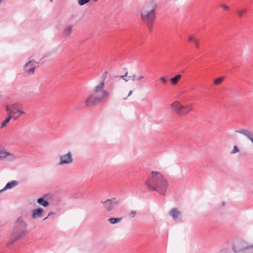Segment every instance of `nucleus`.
Masks as SVG:
<instances>
[{"instance_id":"c9c22d12","label":"nucleus","mask_w":253,"mask_h":253,"mask_svg":"<svg viewBox=\"0 0 253 253\" xmlns=\"http://www.w3.org/2000/svg\"><path fill=\"white\" fill-rule=\"evenodd\" d=\"M160 79L163 80V79H166L165 78H164V77H162Z\"/></svg>"},{"instance_id":"f8f14e48","label":"nucleus","mask_w":253,"mask_h":253,"mask_svg":"<svg viewBox=\"0 0 253 253\" xmlns=\"http://www.w3.org/2000/svg\"><path fill=\"white\" fill-rule=\"evenodd\" d=\"M18 183L19 182L17 180L10 181L6 184L5 186L2 189L0 190V192L7 189H10L11 188H13L14 187L16 186L18 184Z\"/></svg>"},{"instance_id":"393cba45","label":"nucleus","mask_w":253,"mask_h":253,"mask_svg":"<svg viewBox=\"0 0 253 253\" xmlns=\"http://www.w3.org/2000/svg\"><path fill=\"white\" fill-rule=\"evenodd\" d=\"M196 38L192 36H190L188 38V41L190 42H194V40H196Z\"/></svg>"},{"instance_id":"58836bf2","label":"nucleus","mask_w":253,"mask_h":253,"mask_svg":"<svg viewBox=\"0 0 253 253\" xmlns=\"http://www.w3.org/2000/svg\"><path fill=\"white\" fill-rule=\"evenodd\" d=\"M93 0V1H97V0Z\"/></svg>"},{"instance_id":"4468645a","label":"nucleus","mask_w":253,"mask_h":253,"mask_svg":"<svg viewBox=\"0 0 253 253\" xmlns=\"http://www.w3.org/2000/svg\"><path fill=\"white\" fill-rule=\"evenodd\" d=\"M43 212V210L42 208L34 209L32 211V217L34 219L41 217L42 216Z\"/></svg>"},{"instance_id":"2f4dec72","label":"nucleus","mask_w":253,"mask_h":253,"mask_svg":"<svg viewBox=\"0 0 253 253\" xmlns=\"http://www.w3.org/2000/svg\"><path fill=\"white\" fill-rule=\"evenodd\" d=\"M132 90H130V91L129 92V93H128V94L127 96H129V95H130L132 94Z\"/></svg>"},{"instance_id":"c756f323","label":"nucleus","mask_w":253,"mask_h":253,"mask_svg":"<svg viewBox=\"0 0 253 253\" xmlns=\"http://www.w3.org/2000/svg\"><path fill=\"white\" fill-rule=\"evenodd\" d=\"M222 80H214V84L215 85L221 84Z\"/></svg>"},{"instance_id":"7ed1b4c3","label":"nucleus","mask_w":253,"mask_h":253,"mask_svg":"<svg viewBox=\"0 0 253 253\" xmlns=\"http://www.w3.org/2000/svg\"><path fill=\"white\" fill-rule=\"evenodd\" d=\"M27 225L22 217L17 218L15 222L12 231L7 242V246H10L15 242L22 239L28 234Z\"/></svg>"},{"instance_id":"9d476101","label":"nucleus","mask_w":253,"mask_h":253,"mask_svg":"<svg viewBox=\"0 0 253 253\" xmlns=\"http://www.w3.org/2000/svg\"><path fill=\"white\" fill-rule=\"evenodd\" d=\"M169 214L170 215L173 219L175 221H182V215L180 211H179L176 208L171 209L169 212Z\"/></svg>"},{"instance_id":"72a5a7b5","label":"nucleus","mask_w":253,"mask_h":253,"mask_svg":"<svg viewBox=\"0 0 253 253\" xmlns=\"http://www.w3.org/2000/svg\"><path fill=\"white\" fill-rule=\"evenodd\" d=\"M215 79H219V80L224 79V78H223V77H219V78H216Z\"/></svg>"},{"instance_id":"412c9836","label":"nucleus","mask_w":253,"mask_h":253,"mask_svg":"<svg viewBox=\"0 0 253 253\" xmlns=\"http://www.w3.org/2000/svg\"><path fill=\"white\" fill-rule=\"evenodd\" d=\"M246 12V10L245 9H243L241 10H237V13L239 16L242 17L243 14Z\"/></svg>"},{"instance_id":"473e14b6","label":"nucleus","mask_w":253,"mask_h":253,"mask_svg":"<svg viewBox=\"0 0 253 253\" xmlns=\"http://www.w3.org/2000/svg\"><path fill=\"white\" fill-rule=\"evenodd\" d=\"M163 81V83L164 84H166L167 83V80H162Z\"/></svg>"},{"instance_id":"4be33fe9","label":"nucleus","mask_w":253,"mask_h":253,"mask_svg":"<svg viewBox=\"0 0 253 253\" xmlns=\"http://www.w3.org/2000/svg\"><path fill=\"white\" fill-rule=\"evenodd\" d=\"M239 149L236 146H234L233 150L230 152L231 154H235L239 152Z\"/></svg>"},{"instance_id":"e433bc0d","label":"nucleus","mask_w":253,"mask_h":253,"mask_svg":"<svg viewBox=\"0 0 253 253\" xmlns=\"http://www.w3.org/2000/svg\"><path fill=\"white\" fill-rule=\"evenodd\" d=\"M47 217H48V216H47V217H45V218L43 219V220H45V219H46L47 218Z\"/></svg>"},{"instance_id":"b1692460","label":"nucleus","mask_w":253,"mask_h":253,"mask_svg":"<svg viewBox=\"0 0 253 253\" xmlns=\"http://www.w3.org/2000/svg\"><path fill=\"white\" fill-rule=\"evenodd\" d=\"M193 42L195 44L196 48H199V41H198V40L197 39H196V40H194V42Z\"/></svg>"},{"instance_id":"1a4fd4ad","label":"nucleus","mask_w":253,"mask_h":253,"mask_svg":"<svg viewBox=\"0 0 253 253\" xmlns=\"http://www.w3.org/2000/svg\"><path fill=\"white\" fill-rule=\"evenodd\" d=\"M59 160V165L60 166L71 164L73 161L71 152H69L66 154L60 156Z\"/></svg>"},{"instance_id":"bb28decb","label":"nucleus","mask_w":253,"mask_h":253,"mask_svg":"<svg viewBox=\"0 0 253 253\" xmlns=\"http://www.w3.org/2000/svg\"><path fill=\"white\" fill-rule=\"evenodd\" d=\"M182 77L181 75L178 74L176 75L174 77L171 78L170 79H180Z\"/></svg>"},{"instance_id":"dca6fc26","label":"nucleus","mask_w":253,"mask_h":253,"mask_svg":"<svg viewBox=\"0 0 253 253\" xmlns=\"http://www.w3.org/2000/svg\"><path fill=\"white\" fill-rule=\"evenodd\" d=\"M123 218L122 217H119V218H110L108 220L109 221V222L111 224H116L119 222H120L122 220Z\"/></svg>"},{"instance_id":"ddd939ff","label":"nucleus","mask_w":253,"mask_h":253,"mask_svg":"<svg viewBox=\"0 0 253 253\" xmlns=\"http://www.w3.org/2000/svg\"><path fill=\"white\" fill-rule=\"evenodd\" d=\"M73 27V26L71 25H69L65 27L62 31L63 36L65 37H68L70 36L72 33Z\"/></svg>"},{"instance_id":"f257e3e1","label":"nucleus","mask_w":253,"mask_h":253,"mask_svg":"<svg viewBox=\"0 0 253 253\" xmlns=\"http://www.w3.org/2000/svg\"><path fill=\"white\" fill-rule=\"evenodd\" d=\"M145 185L149 191H156L164 196L169 184L167 180L160 172L152 171L146 180Z\"/></svg>"},{"instance_id":"423d86ee","label":"nucleus","mask_w":253,"mask_h":253,"mask_svg":"<svg viewBox=\"0 0 253 253\" xmlns=\"http://www.w3.org/2000/svg\"><path fill=\"white\" fill-rule=\"evenodd\" d=\"M252 249H253V243H250L241 240L235 242L233 246V250L235 253Z\"/></svg>"},{"instance_id":"aec40b11","label":"nucleus","mask_w":253,"mask_h":253,"mask_svg":"<svg viewBox=\"0 0 253 253\" xmlns=\"http://www.w3.org/2000/svg\"><path fill=\"white\" fill-rule=\"evenodd\" d=\"M90 0H78V3L80 6L85 4L90 1Z\"/></svg>"},{"instance_id":"f3484780","label":"nucleus","mask_w":253,"mask_h":253,"mask_svg":"<svg viewBox=\"0 0 253 253\" xmlns=\"http://www.w3.org/2000/svg\"><path fill=\"white\" fill-rule=\"evenodd\" d=\"M12 118H11V117H9L8 116V117L2 122L1 126H0V128H2L6 126L7 124L9 122L10 120Z\"/></svg>"},{"instance_id":"c85d7f7f","label":"nucleus","mask_w":253,"mask_h":253,"mask_svg":"<svg viewBox=\"0 0 253 253\" xmlns=\"http://www.w3.org/2000/svg\"><path fill=\"white\" fill-rule=\"evenodd\" d=\"M107 77V72L105 71L102 76V79H106Z\"/></svg>"},{"instance_id":"f704fd0d","label":"nucleus","mask_w":253,"mask_h":253,"mask_svg":"<svg viewBox=\"0 0 253 253\" xmlns=\"http://www.w3.org/2000/svg\"><path fill=\"white\" fill-rule=\"evenodd\" d=\"M53 213L52 212H50L48 214V216H50V215L52 214Z\"/></svg>"},{"instance_id":"9b49d317","label":"nucleus","mask_w":253,"mask_h":253,"mask_svg":"<svg viewBox=\"0 0 253 253\" xmlns=\"http://www.w3.org/2000/svg\"><path fill=\"white\" fill-rule=\"evenodd\" d=\"M105 204V207L108 211H112L114 207L118 204V202L116 201V198L112 199H108L105 202H102Z\"/></svg>"},{"instance_id":"a878e982","label":"nucleus","mask_w":253,"mask_h":253,"mask_svg":"<svg viewBox=\"0 0 253 253\" xmlns=\"http://www.w3.org/2000/svg\"><path fill=\"white\" fill-rule=\"evenodd\" d=\"M25 113V112L22 110H21L19 108H18V118L21 116L22 115V114H24Z\"/></svg>"},{"instance_id":"0eeeda50","label":"nucleus","mask_w":253,"mask_h":253,"mask_svg":"<svg viewBox=\"0 0 253 253\" xmlns=\"http://www.w3.org/2000/svg\"><path fill=\"white\" fill-rule=\"evenodd\" d=\"M18 106L16 104L7 105L6 107V111L8 113V116L11 117L14 120H16L18 118Z\"/></svg>"},{"instance_id":"a211bd4d","label":"nucleus","mask_w":253,"mask_h":253,"mask_svg":"<svg viewBox=\"0 0 253 253\" xmlns=\"http://www.w3.org/2000/svg\"><path fill=\"white\" fill-rule=\"evenodd\" d=\"M128 77L129 79L132 78V79H134L135 78H137V79L140 80V79H142L144 78H145L146 77L144 76H136V75L134 74V75H132V76H129Z\"/></svg>"},{"instance_id":"6ab92c4d","label":"nucleus","mask_w":253,"mask_h":253,"mask_svg":"<svg viewBox=\"0 0 253 253\" xmlns=\"http://www.w3.org/2000/svg\"><path fill=\"white\" fill-rule=\"evenodd\" d=\"M127 72H126L125 73V74L124 75H116V76H110V78H124V77H126L127 75Z\"/></svg>"},{"instance_id":"39448f33","label":"nucleus","mask_w":253,"mask_h":253,"mask_svg":"<svg viewBox=\"0 0 253 253\" xmlns=\"http://www.w3.org/2000/svg\"><path fill=\"white\" fill-rule=\"evenodd\" d=\"M170 108L172 111L181 116H186L193 110L192 104L183 105L177 100L173 101L170 104Z\"/></svg>"},{"instance_id":"4c0bfd02","label":"nucleus","mask_w":253,"mask_h":253,"mask_svg":"<svg viewBox=\"0 0 253 253\" xmlns=\"http://www.w3.org/2000/svg\"><path fill=\"white\" fill-rule=\"evenodd\" d=\"M2 0H0V4L1 3Z\"/></svg>"},{"instance_id":"20e7f679","label":"nucleus","mask_w":253,"mask_h":253,"mask_svg":"<svg viewBox=\"0 0 253 253\" xmlns=\"http://www.w3.org/2000/svg\"><path fill=\"white\" fill-rule=\"evenodd\" d=\"M156 3L152 1L145 3L141 7L140 15L142 21L150 28L156 18Z\"/></svg>"},{"instance_id":"cd10ccee","label":"nucleus","mask_w":253,"mask_h":253,"mask_svg":"<svg viewBox=\"0 0 253 253\" xmlns=\"http://www.w3.org/2000/svg\"><path fill=\"white\" fill-rule=\"evenodd\" d=\"M220 6L225 10H227L228 9L229 7L227 5L222 4H221Z\"/></svg>"},{"instance_id":"2eb2a0df","label":"nucleus","mask_w":253,"mask_h":253,"mask_svg":"<svg viewBox=\"0 0 253 253\" xmlns=\"http://www.w3.org/2000/svg\"><path fill=\"white\" fill-rule=\"evenodd\" d=\"M37 202L39 204L43 207H47L49 205L48 202L46 201L43 197L39 198L37 200Z\"/></svg>"},{"instance_id":"6e6552de","label":"nucleus","mask_w":253,"mask_h":253,"mask_svg":"<svg viewBox=\"0 0 253 253\" xmlns=\"http://www.w3.org/2000/svg\"><path fill=\"white\" fill-rule=\"evenodd\" d=\"M36 66L37 63L34 60H31L27 62L23 66L25 73L27 75L33 74Z\"/></svg>"},{"instance_id":"f03ea898","label":"nucleus","mask_w":253,"mask_h":253,"mask_svg":"<svg viewBox=\"0 0 253 253\" xmlns=\"http://www.w3.org/2000/svg\"><path fill=\"white\" fill-rule=\"evenodd\" d=\"M104 85L103 80H101L95 85L93 93L90 94L84 101L86 106L96 105L109 97V92L104 89Z\"/></svg>"},{"instance_id":"7c9ffc66","label":"nucleus","mask_w":253,"mask_h":253,"mask_svg":"<svg viewBox=\"0 0 253 253\" xmlns=\"http://www.w3.org/2000/svg\"><path fill=\"white\" fill-rule=\"evenodd\" d=\"M179 80H171V83L172 85H175L177 84Z\"/></svg>"},{"instance_id":"5701e85b","label":"nucleus","mask_w":253,"mask_h":253,"mask_svg":"<svg viewBox=\"0 0 253 253\" xmlns=\"http://www.w3.org/2000/svg\"><path fill=\"white\" fill-rule=\"evenodd\" d=\"M136 214V211H131L129 213V216L130 217H133L135 216Z\"/></svg>"}]
</instances>
